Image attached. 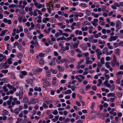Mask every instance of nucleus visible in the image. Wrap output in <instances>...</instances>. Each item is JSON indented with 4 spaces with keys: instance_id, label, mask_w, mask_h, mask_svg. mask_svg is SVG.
Listing matches in <instances>:
<instances>
[{
    "instance_id": "f257e3e1",
    "label": "nucleus",
    "mask_w": 123,
    "mask_h": 123,
    "mask_svg": "<svg viewBox=\"0 0 123 123\" xmlns=\"http://www.w3.org/2000/svg\"><path fill=\"white\" fill-rule=\"evenodd\" d=\"M121 24V23L120 21H117L116 23V29L117 30L121 29L122 27Z\"/></svg>"
},
{
    "instance_id": "f03ea898",
    "label": "nucleus",
    "mask_w": 123,
    "mask_h": 123,
    "mask_svg": "<svg viewBox=\"0 0 123 123\" xmlns=\"http://www.w3.org/2000/svg\"><path fill=\"white\" fill-rule=\"evenodd\" d=\"M55 58L54 57V58L51 59V62L49 63V65L51 66H55Z\"/></svg>"
},
{
    "instance_id": "7ed1b4c3",
    "label": "nucleus",
    "mask_w": 123,
    "mask_h": 123,
    "mask_svg": "<svg viewBox=\"0 0 123 123\" xmlns=\"http://www.w3.org/2000/svg\"><path fill=\"white\" fill-rule=\"evenodd\" d=\"M117 37H118L117 36H111L109 41L110 42H111L112 41L115 40Z\"/></svg>"
},
{
    "instance_id": "20e7f679",
    "label": "nucleus",
    "mask_w": 123,
    "mask_h": 123,
    "mask_svg": "<svg viewBox=\"0 0 123 123\" xmlns=\"http://www.w3.org/2000/svg\"><path fill=\"white\" fill-rule=\"evenodd\" d=\"M80 41L78 40L76 41V42L73 45V47L74 48H77L78 46V45L79 44Z\"/></svg>"
},
{
    "instance_id": "39448f33",
    "label": "nucleus",
    "mask_w": 123,
    "mask_h": 123,
    "mask_svg": "<svg viewBox=\"0 0 123 123\" xmlns=\"http://www.w3.org/2000/svg\"><path fill=\"white\" fill-rule=\"evenodd\" d=\"M3 21L5 23H7L9 25L11 24V20L10 19L7 20L6 18H4L3 19Z\"/></svg>"
},
{
    "instance_id": "423d86ee",
    "label": "nucleus",
    "mask_w": 123,
    "mask_h": 123,
    "mask_svg": "<svg viewBox=\"0 0 123 123\" xmlns=\"http://www.w3.org/2000/svg\"><path fill=\"white\" fill-rule=\"evenodd\" d=\"M57 68L59 69V71L60 72L63 71L65 70V68L63 67H61L60 66L58 65Z\"/></svg>"
},
{
    "instance_id": "0eeeda50",
    "label": "nucleus",
    "mask_w": 123,
    "mask_h": 123,
    "mask_svg": "<svg viewBox=\"0 0 123 123\" xmlns=\"http://www.w3.org/2000/svg\"><path fill=\"white\" fill-rule=\"evenodd\" d=\"M100 51V50L98 49H97L96 50L95 52L97 55H102L101 52Z\"/></svg>"
},
{
    "instance_id": "6e6552de",
    "label": "nucleus",
    "mask_w": 123,
    "mask_h": 123,
    "mask_svg": "<svg viewBox=\"0 0 123 123\" xmlns=\"http://www.w3.org/2000/svg\"><path fill=\"white\" fill-rule=\"evenodd\" d=\"M26 81L28 84H32L33 83V80L31 79H28L26 80Z\"/></svg>"
},
{
    "instance_id": "1a4fd4ad",
    "label": "nucleus",
    "mask_w": 123,
    "mask_h": 123,
    "mask_svg": "<svg viewBox=\"0 0 123 123\" xmlns=\"http://www.w3.org/2000/svg\"><path fill=\"white\" fill-rule=\"evenodd\" d=\"M22 108L21 107V109L20 108H17L14 111V112L16 114H17L20 111L22 110Z\"/></svg>"
},
{
    "instance_id": "9d476101",
    "label": "nucleus",
    "mask_w": 123,
    "mask_h": 123,
    "mask_svg": "<svg viewBox=\"0 0 123 123\" xmlns=\"http://www.w3.org/2000/svg\"><path fill=\"white\" fill-rule=\"evenodd\" d=\"M75 33L76 35L78 34L79 35H81L82 34V32L81 31H79V30H76L75 31Z\"/></svg>"
},
{
    "instance_id": "9b49d317",
    "label": "nucleus",
    "mask_w": 123,
    "mask_h": 123,
    "mask_svg": "<svg viewBox=\"0 0 123 123\" xmlns=\"http://www.w3.org/2000/svg\"><path fill=\"white\" fill-rule=\"evenodd\" d=\"M28 100H29L28 98L25 97H24L23 98V102L24 103H26L28 102Z\"/></svg>"
},
{
    "instance_id": "f8f14e48",
    "label": "nucleus",
    "mask_w": 123,
    "mask_h": 123,
    "mask_svg": "<svg viewBox=\"0 0 123 123\" xmlns=\"http://www.w3.org/2000/svg\"><path fill=\"white\" fill-rule=\"evenodd\" d=\"M30 103L32 104H36V102L35 101V99L34 98H31L30 99Z\"/></svg>"
},
{
    "instance_id": "ddd939ff",
    "label": "nucleus",
    "mask_w": 123,
    "mask_h": 123,
    "mask_svg": "<svg viewBox=\"0 0 123 123\" xmlns=\"http://www.w3.org/2000/svg\"><path fill=\"white\" fill-rule=\"evenodd\" d=\"M35 5L36 7L38 9H40L42 7V5L41 4H39L38 3H36Z\"/></svg>"
},
{
    "instance_id": "4468645a",
    "label": "nucleus",
    "mask_w": 123,
    "mask_h": 123,
    "mask_svg": "<svg viewBox=\"0 0 123 123\" xmlns=\"http://www.w3.org/2000/svg\"><path fill=\"white\" fill-rule=\"evenodd\" d=\"M7 31V30H5L2 31H1V33L0 34V36H3L5 34L6 32Z\"/></svg>"
},
{
    "instance_id": "2eb2a0df",
    "label": "nucleus",
    "mask_w": 123,
    "mask_h": 123,
    "mask_svg": "<svg viewBox=\"0 0 123 123\" xmlns=\"http://www.w3.org/2000/svg\"><path fill=\"white\" fill-rule=\"evenodd\" d=\"M52 3H53L52 2H49V3H46V5H47V6H48L49 7H51L52 8V10H53V7Z\"/></svg>"
},
{
    "instance_id": "dca6fc26",
    "label": "nucleus",
    "mask_w": 123,
    "mask_h": 123,
    "mask_svg": "<svg viewBox=\"0 0 123 123\" xmlns=\"http://www.w3.org/2000/svg\"><path fill=\"white\" fill-rule=\"evenodd\" d=\"M74 37V35L73 34H71L70 35V37L66 38V40L67 41L68 40H70L72 39V37Z\"/></svg>"
},
{
    "instance_id": "f3484780",
    "label": "nucleus",
    "mask_w": 123,
    "mask_h": 123,
    "mask_svg": "<svg viewBox=\"0 0 123 123\" xmlns=\"http://www.w3.org/2000/svg\"><path fill=\"white\" fill-rule=\"evenodd\" d=\"M50 71L53 74H56L57 72V71L56 70H54L52 68H51L50 69Z\"/></svg>"
},
{
    "instance_id": "a211bd4d",
    "label": "nucleus",
    "mask_w": 123,
    "mask_h": 123,
    "mask_svg": "<svg viewBox=\"0 0 123 123\" xmlns=\"http://www.w3.org/2000/svg\"><path fill=\"white\" fill-rule=\"evenodd\" d=\"M43 101L47 104H49V101L48 100V98L46 97L43 99Z\"/></svg>"
},
{
    "instance_id": "6ab92c4d",
    "label": "nucleus",
    "mask_w": 123,
    "mask_h": 123,
    "mask_svg": "<svg viewBox=\"0 0 123 123\" xmlns=\"http://www.w3.org/2000/svg\"><path fill=\"white\" fill-rule=\"evenodd\" d=\"M12 59L11 58H9L7 60V62L10 65L12 63Z\"/></svg>"
},
{
    "instance_id": "aec40b11",
    "label": "nucleus",
    "mask_w": 123,
    "mask_h": 123,
    "mask_svg": "<svg viewBox=\"0 0 123 123\" xmlns=\"http://www.w3.org/2000/svg\"><path fill=\"white\" fill-rule=\"evenodd\" d=\"M86 14L87 16H89L91 14V12L89 10H86Z\"/></svg>"
},
{
    "instance_id": "412c9836",
    "label": "nucleus",
    "mask_w": 123,
    "mask_h": 123,
    "mask_svg": "<svg viewBox=\"0 0 123 123\" xmlns=\"http://www.w3.org/2000/svg\"><path fill=\"white\" fill-rule=\"evenodd\" d=\"M92 15L95 18H97L99 16V14H95L94 12H93L92 13Z\"/></svg>"
},
{
    "instance_id": "4be33fe9",
    "label": "nucleus",
    "mask_w": 123,
    "mask_h": 123,
    "mask_svg": "<svg viewBox=\"0 0 123 123\" xmlns=\"http://www.w3.org/2000/svg\"><path fill=\"white\" fill-rule=\"evenodd\" d=\"M101 35V33L100 32L97 34H96L94 35V36L95 38H97L98 37H100Z\"/></svg>"
},
{
    "instance_id": "5701e85b",
    "label": "nucleus",
    "mask_w": 123,
    "mask_h": 123,
    "mask_svg": "<svg viewBox=\"0 0 123 123\" xmlns=\"http://www.w3.org/2000/svg\"><path fill=\"white\" fill-rule=\"evenodd\" d=\"M34 90L35 91H38L39 92L41 91V89L40 87H38L37 86L36 87L34 88Z\"/></svg>"
},
{
    "instance_id": "b1692460",
    "label": "nucleus",
    "mask_w": 123,
    "mask_h": 123,
    "mask_svg": "<svg viewBox=\"0 0 123 123\" xmlns=\"http://www.w3.org/2000/svg\"><path fill=\"white\" fill-rule=\"evenodd\" d=\"M72 93V91L70 90H68L66 91L64 93L65 94H70Z\"/></svg>"
},
{
    "instance_id": "393cba45",
    "label": "nucleus",
    "mask_w": 123,
    "mask_h": 123,
    "mask_svg": "<svg viewBox=\"0 0 123 123\" xmlns=\"http://www.w3.org/2000/svg\"><path fill=\"white\" fill-rule=\"evenodd\" d=\"M23 56L22 54L21 53H18L17 55L18 57L20 59L22 58Z\"/></svg>"
},
{
    "instance_id": "a878e982",
    "label": "nucleus",
    "mask_w": 123,
    "mask_h": 123,
    "mask_svg": "<svg viewBox=\"0 0 123 123\" xmlns=\"http://www.w3.org/2000/svg\"><path fill=\"white\" fill-rule=\"evenodd\" d=\"M3 114L7 115L9 114V112L6 110H4L3 111Z\"/></svg>"
},
{
    "instance_id": "bb28decb",
    "label": "nucleus",
    "mask_w": 123,
    "mask_h": 123,
    "mask_svg": "<svg viewBox=\"0 0 123 123\" xmlns=\"http://www.w3.org/2000/svg\"><path fill=\"white\" fill-rule=\"evenodd\" d=\"M109 62H107L105 63V65L106 67L107 68H109L110 67V66L109 65Z\"/></svg>"
},
{
    "instance_id": "cd10ccee",
    "label": "nucleus",
    "mask_w": 123,
    "mask_h": 123,
    "mask_svg": "<svg viewBox=\"0 0 123 123\" xmlns=\"http://www.w3.org/2000/svg\"><path fill=\"white\" fill-rule=\"evenodd\" d=\"M3 89L4 90V91L5 92H6L8 90V89L7 88V87L6 85L3 87Z\"/></svg>"
},
{
    "instance_id": "c85d7f7f",
    "label": "nucleus",
    "mask_w": 123,
    "mask_h": 123,
    "mask_svg": "<svg viewBox=\"0 0 123 123\" xmlns=\"http://www.w3.org/2000/svg\"><path fill=\"white\" fill-rule=\"evenodd\" d=\"M23 92L22 91H19V96L20 98H22V97L23 95Z\"/></svg>"
},
{
    "instance_id": "c756f323",
    "label": "nucleus",
    "mask_w": 123,
    "mask_h": 123,
    "mask_svg": "<svg viewBox=\"0 0 123 123\" xmlns=\"http://www.w3.org/2000/svg\"><path fill=\"white\" fill-rule=\"evenodd\" d=\"M108 51V49L107 47L104 48L103 49V53L104 54L105 53L107 52Z\"/></svg>"
},
{
    "instance_id": "7c9ffc66",
    "label": "nucleus",
    "mask_w": 123,
    "mask_h": 123,
    "mask_svg": "<svg viewBox=\"0 0 123 123\" xmlns=\"http://www.w3.org/2000/svg\"><path fill=\"white\" fill-rule=\"evenodd\" d=\"M110 87L111 90V91H113L115 88L114 85L113 84L111 85V86H110Z\"/></svg>"
},
{
    "instance_id": "2f4dec72",
    "label": "nucleus",
    "mask_w": 123,
    "mask_h": 123,
    "mask_svg": "<svg viewBox=\"0 0 123 123\" xmlns=\"http://www.w3.org/2000/svg\"><path fill=\"white\" fill-rule=\"evenodd\" d=\"M115 96V94L114 93H110L107 94V96L108 97L111 96L112 97H114Z\"/></svg>"
},
{
    "instance_id": "473e14b6",
    "label": "nucleus",
    "mask_w": 123,
    "mask_h": 123,
    "mask_svg": "<svg viewBox=\"0 0 123 123\" xmlns=\"http://www.w3.org/2000/svg\"><path fill=\"white\" fill-rule=\"evenodd\" d=\"M74 13L75 14L74 16L75 19H77L78 18V13L76 12H74Z\"/></svg>"
},
{
    "instance_id": "72a5a7b5",
    "label": "nucleus",
    "mask_w": 123,
    "mask_h": 123,
    "mask_svg": "<svg viewBox=\"0 0 123 123\" xmlns=\"http://www.w3.org/2000/svg\"><path fill=\"white\" fill-rule=\"evenodd\" d=\"M80 6L84 8L86 7L87 6V5L86 4L82 3L81 4Z\"/></svg>"
},
{
    "instance_id": "f704fd0d",
    "label": "nucleus",
    "mask_w": 123,
    "mask_h": 123,
    "mask_svg": "<svg viewBox=\"0 0 123 123\" xmlns=\"http://www.w3.org/2000/svg\"><path fill=\"white\" fill-rule=\"evenodd\" d=\"M88 29V27H82L81 28V30L83 31H86Z\"/></svg>"
},
{
    "instance_id": "c9c22d12",
    "label": "nucleus",
    "mask_w": 123,
    "mask_h": 123,
    "mask_svg": "<svg viewBox=\"0 0 123 123\" xmlns=\"http://www.w3.org/2000/svg\"><path fill=\"white\" fill-rule=\"evenodd\" d=\"M113 61H112L114 63H116L117 62V58L115 55H114L113 56Z\"/></svg>"
},
{
    "instance_id": "e433bc0d",
    "label": "nucleus",
    "mask_w": 123,
    "mask_h": 123,
    "mask_svg": "<svg viewBox=\"0 0 123 123\" xmlns=\"http://www.w3.org/2000/svg\"><path fill=\"white\" fill-rule=\"evenodd\" d=\"M87 21H85L83 22L82 24L81 25L83 26H85L87 25Z\"/></svg>"
},
{
    "instance_id": "4c0bfd02",
    "label": "nucleus",
    "mask_w": 123,
    "mask_h": 123,
    "mask_svg": "<svg viewBox=\"0 0 123 123\" xmlns=\"http://www.w3.org/2000/svg\"><path fill=\"white\" fill-rule=\"evenodd\" d=\"M53 114L56 115L58 113V112L56 110H54L52 112Z\"/></svg>"
},
{
    "instance_id": "58836bf2",
    "label": "nucleus",
    "mask_w": 123,
    "mask_h": 123,
    "mask_svg": "<svg viewBox=\"0 0 123 123\" xmlns=\"http://www.w3.org/2000/svg\"><path fill=\"white\" fill-rule=\"evenodd\" d=\"M104 59L103 57H102L101 58L100 61L102 64H104Z\"/></svg>"
},
{
    "instance_id": "ea45409f",
    "label": "nucleus",
    "mask_w": 123,
    "mask_h": 123,
    "mask_svg": "<svg viewBox=\"0 0 123 123\" xmlns=\"http://www.w3.org/2000/svg\"><path fill=\"white\" fill-rule=\"evenodd\" d=\"M20 72L21 74L24 75H26L27 74V72L25 71H21Z\"/></svg>"
},
{
    "instance_id": "a19ab883",
    "label": "nucleus",
    "mask_w": 123,
    "mask_h": 123,
    "mask_svg": "<svg viewBox=\"0 0 123 123\" xmlns=\"http://www.w3.org/2000/svg\"><path fill=\"white\" fill-rule=\"evenodd\" d=\"M123 72L122 71H119L117 72L116 73V75H123Z\"/></svg>"
},
{
    "instance_id": "79ce46f5",
    "label": "nucleus",
    "mask_w": 123,
    "mask_h": 123,
    "mask_svg": "<svg viewBox=\"0 0 123 123\" xmlns=\"http://www.w3.org/2000/svg\"><path fill=\"white\" fill-rule=\"evenodd\" d=\"M70 62H73L75 61V60L73 58H69Z\"/></svg>"
},
{
    "instance_id": "37998d69",
    "label": "nucleus",
    "mask_w": 123,
    "mask_h": 123,
    "mask_svg": "<svg viewBox=\"0 0 123 123\" xmlns=\"http://www.w3.org/2000/svg\"><path fill=\"white\" fill-rule=\"evenodd\" d=\"M10 37L9 36H7L5 37L4 39V40L5 41H7L10 38Z\"/></svg>"
},
{
    "instance_id": "c03bdc74",
    "label": "nucleus",
    "mask_w": 123,
    "mask_h": 123,
    "mask_svg": "<svg viewBox=\"0 0 123 123\" xmlns=\"http://www.w3.org/2000/svg\"><path fill=\"white\" fill-rule=\"evenodd\" d=\"M8 72V70H3L1 71V72L2 73H3L4 74H6V73H7Z\"/></svg>"
},
{
    "instance_id": "a18cd8bd",
    "label": "nucleus",
    "mask_w": 123,
    "mask_h": 123,
    "mask_svg": "<svg viewBox=\"0 0 123 123\" xmlns=\"http://www.w3.org/2000/svg\"><path fill=\"white\" fill-rule=\"evenodd\" d=\"M75 51L79 53L80 54H81L82 53V51L79 49H75Z\"/></svg>"
},
{
    "instance_id": "49530a36",
    "label": "nucleus",
    "mask_w": 123,
    "mask_h": 123,
    "mask_svg": "<svg viewBox=\"0 0 123 123\" xmlns=\"http://www.w3.org/2000/svg\"><path fill=\"white\" fill-rule=\"evenodd\" d=\"M50 72L49 71H48L46 72V74L47 76L49 77L50 75Z\"/></svg>"
},
{
    "instance_id": "de8ad7c7",
    "label": "nucleus",
    "mask_w": 123,
    "mask_h": 123,
    "mask_svg": "<svg viewBox=\"0 0 123 123\" xmlns=\"http://www.w3.org/2000/svg\"><path fill=\"white\" fill-rule=\"evenodd\" d=\"M95 103L94 102H92V105L90 107V108L92 109H93L94 106L95 105Z\"/></svg>"
},
{
    "instance_id": "09e8293b",
    "label": "nucleus",
    "mask_w": 123,
    "mask_h": 123,
    "mask_svg": "<svg viewBox=\"0 0 123 123\" xmlns=\"http://www.w3.org/2000/svg\"><path fill=\"white\" fill-rule=\"evenodd\" d=\"M113 45L114 46L115 48H116L118 46H119V44L118 43H115L113 44Z\"/></svg>"
},
{
    "instance_id": "8fccbe9b",
    "label": "nucleus",
    "mask_w": 123,
    "mask_h": 123,
    "mask_svg": "<svg viewBox=\"0 0 123 123\" xmlns=\"http://www.w3.org/2000/svg\"><path fill=\"white\" fill-rule=\"evenodd\" d=\"M101 38L102 39H106L107 37V36L106 35H103L101 36Z\"/></svg>"
},
{
    "instance_id": "3c124183",
    "label": "nucleus",
    "mask_w": 123,
    "mask_h": 123,
    "mask_svg": "<svg viewBox=\"0 0 123 123\" xmlns=\"http://www.w3.org/2000/svg\"><path fill=\"white\" fill-rule=\"evenodd\" d=\"M41 60L39 62V63L41 65H43L44 64V61L41 58Z\"/></svg>"
},
{
    "instance_id": "603ef678",
    "label": "nucleus",
    "mask_w": 123,
    "mask_h": 123,
    "mask_svg": "<svg viewBox=\"0 0 123 123\" xmlns=\"http://www.w3.org/2000/svg\"><path fill=\"white\" fill-rule=\"evenodd\" d=\"M23 18V17H20L18 18V21L19 22H21Z\"/></svg>"
},
{
    "instance_id": "864d4df0",
    "label": "nucleus",
    "mask_w": 123,
    "mask_h": 123,
    "mask_svg": "<svg viewBox=\"0 0 123 123\" xmlns=\"http://www.w3.org/2000/svg\"><path fill=\"white\" fill-rule=\"evenodd\" d=\"M47 9H48V12L49 13H51V12L52 11V9L50 7H49V8H47Z\"/></svg>"
},
{
    "instance_id": "5fc2aeb1",
    "label": "nucleus",
    "mask_w": 123,
    "mask_h": 123,
    "mask_svg": "<svg viewBox=\"0 0 123 123\" xmlns=\"http://www.w3.org/2000/svg\"><path fill=\"white\" fill-rule=\"evenodd\" d=\"M92 62L91 61H86V64H91L92 63Z\"/></svg>"
},
{
    "instance_id": "6e6d98bb",
    "label": "nucleus",
    "mask_w": 123,
    "mask_h": 123,
    "mask_svg": "<svg viewBox=\"0 0 123 123\" xmlns=\"http://www.w3.org/2000/svg\"><path fill=\"white\" fill-rule=\"evenodd\" d=\"M106 30L104 29H102V33L104 34H106Z\"/></svg>"
},
{
    "instance_id": "4d7b16f0",
    "label": "nucleus",
    "mask_w": 123,
    "mask_h": 123,
    "mask_svg": "<svg viewBox=\"0 0 123 123\" xmlns=\"http://www.w3.org/2000/svg\"><path fill=\"white\" fill-rule=\"evenodd\" d=\"M92 88L93 90L95 91L96 90L97 87L96 86H92Z\"/></svg>"
},
{
    "instance_id": "13d9d810",
    "label": "nucleus",
    "mask_w": 123,
    "mask_h": 123,
    "mask_svg": "<svg viewBox=\"0 0 123 123\" xmlns=\"http://www.w3.org/2000/svg\"><path fill=\"white\" fill-rule=\"evenodd\" d=\"M36 69L37 72H40L42 71V69L41 68H37Z\"/></svg>"
},
{
    "instance_id": "bf43d9fd",
    "label": "nucleus",
    "mask_w": 123,
    "mask_h": 123,
    "mask_svg": "<svg viewBox=\"0 0 123 123\" xmlns=\"http://www.w3.org/2000/svg\"><path fill=\"white\" fill-rule=\"evenodd\" d=\"M31 27L33 29L35 27L34 25L32 22H31Z\"/></svg>"
},
{
    "instance_id": "052dcab7",
    "label": "nucleus",
    "mask_w": 123,
    "mask_h": 123,
    "mask_svg": "<svg viewBox=\"0 0 123 123\" xmlns=\"http://www.w3.org/2000/svg\"><path fill=\"white\" fill-rule=\"evenodd\" d=\"M111 58L110 57L107 56L105 58V59L107 61H109L111 60Z\"/></svg>"
},
{
    "instance_id": "680f3d73",
    "label": "nucleus",
    "mask_w": 123,
    "mask_h": 123,
    "mask_svg": "<svg viewBox=\"0 0 123 123\" xmlns=\"http://www.w3.org/2000/svg\"><path fill=\"white\" fill-rule=\"evenodd\" d=\"M120 49H119L117 48L115 49V53L116 54H117L119 51Z\"/></svg>"
},
{
    "instance_id": "e2e57ef3",
    "label": "nucleus",
    "mask_w": 123,
    "mask_h": 123,
    "mask_svg": "<svg viewBox=\"0 0 123 123\" xmlns=\"http://www.w3.org/2000/svg\"><path fill=\"white\" fill-rule=\"evenodd\" d=\"M62 35L63 36H65L66 37H68L69 36L68 34L65 33H63L62 34Z\"/></svg>"
},
{
    "instance_id": "0e129e2a",
    "label": "nucleus",
    "mask_w": 123,
    "mask_h": 123,
    "mask_svg": "<svg viewBox=\"0 0 123 123\" xmlns=\"http://www.w3.org/2000/svg\"><path fill=\"white\" fill-rule=\"evenodd\" d=\"M39 56L41 57H43L44 56V55L42 53H40L39 54Z\"/></svg>"
},
{
    "instance_id": "69168bd1",
    "label": "nucleus",
    "mask_w": 123,
    "mask_h": 123,
    "mask_svg": "<svg viewBox=\"0 0 123 123\" xmlns=\"http://www.w3.org/2000/svg\"><path fill=\"white\" fill-rule=\"evenodd\" d=\"M15 6V5L14 4H12L8 6V7L10 8L14 7Z\"/></svg>"
},
{
    "instance_id": "338daca9",
    "label": "nucleus",
    "mask_w": 123,
    "mask_h": 123,
    "mask_svg": "<svg viewBox=\"0 0 123 123\" xmlns=\"http://www.w3.org/2000/svg\"><path fill=\"white\" fill-rule=\"evenodd\" d=\"M7 86L10 89H12V86L9 84L7 85Z\"/></svg>"
},
{
    "instance_id": "774afa93",
    "label": "nucleus",
    "mask_w": 123,
    "mask_h": 123,
    "mask_svg": "<svg viewBox=\"0 0 123 123\" xmlns=\"http://www.w3.org/2000/svg\"><path fill=\"white\" fill-rule=\"evenodd\" d=\"M43 37V35L42 34H41L38 36V38L39 39H41Z\"/></svg>"
}]
</instances>
